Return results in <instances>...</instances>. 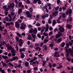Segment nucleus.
Wrapping results in <instances>:
<instances>
[{"label":"nucleus","instance_id":"1a4fd4ad","mask_svg":"<svg viewBox=\"0 0 73 73\" xmlns=\"http://www.w3.org/2000/svg\"><path fill=\"white\" fill-rule=\"evenodd\" d=\"M54 57H60L59 52H55L54 53Z\"/></svg>","mask_w":73,"mask_h":73},{"label":"nucleus","instance_id":"423d86ee","mask_svg":"<svg viewBox=\"0 0 73 73\" xmlns=\"http://www.w3.org/2000/svg\"><path fill=\"white\" fill-rule=\"evenodd\" d=\"M26 27V25L24 24V23H21V25L20 27V28L21 29H25Z\"/></svg>","mask_w":73,"mask_h":73},{"label":"nucleus","instance_id":"5701e85b","mask_svg":"<svg viewBox=\"0 0 73 73\" xmlns=\"http://www.w3.org/2000/svg\"><path fill=\"white\" fill-rule=\"evenodd\" d=\"M56 23H57L56 21L55 20H54L52 22L53 26H54L55 25V24H56Z\"/></svg>","mask_w":73,"mask_h":73},{"label":"nucleus","instance_id":"bf43d9fd","mask_svg":"<svg viewBox=\"0 0 73 73\" xmlns=\"http://www.w3.org/2000/svg\"><path fill=\"white\" fill-rule=\"evenodd\" d=\"M37 69H38L37 67H35L33 68V70H37Z\"/></svg>","mask_w":73,"mask_h":73},{"label":"nucleus","instance_id":"58836bf2","mask_svg":"<svg viewBox=\"0 0 73 73\" xmlns=\"http://www.w3.org/2000/svg\"><path fill=\"white\" fill-rule=\"evenodd\" d=\"M21 54L22 55L21 56V57L22 58H23L25 57V55L23 53H22Z\"/></svg>","mask_w":73,"mask_h":73},{"label":"nucleus","instance_id":"a211bd4d","mask_svg":"<svg viewBox=\"0 0 73 73\" xmlns=\"http://www.w3.org/2000/svg\"><path fill=\"white\" fill-rule=\"evenodd\" d=\"M69 18V19H68L67 20V23H68V22H72V17H70Z\"/></svg>","mask_w":73,"mask_h":73},{"label":"nucleus","instance_id":"aec40b11","mask_svg":"<svg viewBox=\"0 0 73 73\" xmlns=\"http://www.w3.org/2000/svg\"><path fill=\"white\" fill-rule=\"evenodd\" d=\"M2 69L1 67H0V71H1L2 73H5L4 70H2Z\"/></svg>","mask_w":73,"mask_h":73},{"label":"nucleus","instance_id":"a878e982","mask_svg":"<svg viewBox=\"0 0 73 73\" xmlns=\"http://www.w3.org/2000/svg\"><path fill=\"white\" fill-rule=\"evenodd\" d=\"M27 39L29 40H31L32 38H31V35H29L28 36V37H27Z\"/></svg>","mask_w":73,"mask_h":73},{"label":"nucleus","instance_id":"3c124183","mask_svg":"<svg viewBox=\"0 0 73 73\" xmlns=\"http://www.w3.org/2000/svg\"><path fill=\"white\" fill-rule=\"evenodd\" d=\"M48 64L50 68H52V64H51V63H49Z\"/></svg>","mask_w":73,"mask_h":73},{"label":"nucleus","instance_id":"de8ad7c7","mask_svg":"<svg viewBox=\"0 0 73 73\" xmlns=\"http://www.w3.org/2000/svg\"><path fill=\"white\" fill-rule=\"evenodd\" d=\"M4 13H5V15L6 16H7V15H8V13H9L7 11H5Z\"/></svg>","mask_w":73,"mask_h":73},{"label":"nucleus","instance_id":"cd10ccee","mask_svg":"<svg viewBox=\"0 0 73 73\" xmlns=\"http://www.w3.org/2000/svg\"><path fill=\"white\" fill-rule=\"evenodd\" d=\"M33 32L34 33H36L37 32V29L36 28L34 29L33 30Z\"/></svg>","mask_w":73,"mask_h":73},{"label":"nucleus","instance_id":"2eb2a0df","mask_svg":"<svg viewBox=\"0 0 73 73\" xmlns=\"http://www.w3.org/2000/svg\"><path fill=\"white\" fill-rule=\"evenodd\" d=\"M46 27H45V29H46V32H47L48 31V29H49V26L48 25V24H47L46 25Z\"/></svg>","mask_w":73,"mask_h":73},{"label":"nucleus","instance_id":"f257e3e1","mask_svg":"<svg viewBox=\"0 0 73 73\" xmlns=\"http://www.w3.org/2000/svg\"><path fill=\"white\" fill-rule=\"evenodd\" d=\"M26 14L27 15V17L29 18H31L32 17V15L30 13L29 11H27L26 12Z\"/></svg>","mask_w":73,"mask_h":73},{"label":"nucleus","instance_id":"5fc2aeb1","mask_svg":"<svg viewBox=\"0 0 73 73\" xmlns=\"http://www.w3.org/2000/svg\"><path fill=\"white\" fill-rule=\"evenodd\" d=\"M59 9V7L57 6L55 9V10L56 11H57Z\"/></svg>","mask_w":73,"mask_h":73},{"label":"nucleus","instance_id":"f704fd0d","mask_svg":"<svg viewBox=\"0 0 73 73\" xmlns=\"http://www.w3.org/2000/svg\"><path fill=\"white\" fill-rule=\"evenodd\" d=\"M19 8H20L22 5V2H19Z\"/></svg>","mask_w":73,"mask_h":73},{"label":"nucleus","instance_id":"4c0bfd02","mask_svg":"<svg viewBox=\"0 0 73 73\" xmlns=\"http://www.w3.org/2000/svg\"><path fill=\"white\" fill-rule=\"evenodd\" d=\"M33 1V3L34 4H36L37 3L38 0H32ZM34 0V1H33Z\"/></svg>","mask_w":73,"mask_h":73},{"label":"nucleus","instance_id":"c756f323","mask_svg":"<svg viewBox=\"0 0 73 73\" xmlns=\"http://www.w3.org/2000/svg\"><path fill=\"white\" fill-rule=\"evenodd\" d=\"M25 64L26 67H27V66H29V63L27 62H25Z\"/></svg>","mask_w":73,"mask_h":73},{"label":"nucleus","instance_id":"4be33fe9","mask_svg":"<svg viewBox=\"0 0 73 73\" xmlns=\"http://www.w3.org/2000/svg\"><path fill=\"white\" fill-rule=\"evenodd\" d=\"M42 29L41 30V33H43V32L44 31V29H45V27H43L42 28Z\"/></svg>","mask_w":73,"mask_h":73},{"label":"nucleus","instance_id":"4468645a","mask_svg":"<svg viewBox=\"0 0 73 73\" xmlns=\"http://www.w3.org/2000/svg\"><path fill=\"white\" fill-rule=\"evenodd\" d=\"M14 48H12V46H8L7 47L8 50H12V49H13Z\"/></svg>","mask_w":73,"mask_h":73},{"label":"nucleus","instance_id":"6e6d98bb","mask_svg":"<svg viewBox=\"0 0 73 73\" xmlns=\"http://www.w3.org/2000/svg\"><path fill=\"white\" fill-rule=\"evenodd\" d=\"M48 42V39H45L44 40V44H45V42Z\"/></svg>","mask_w":73,"mask_h":73},{"label":"nucleus","instance_id":"ea45409f","mask_svg":"<svg viewBox=\"0 0 73 73\" xmlns=\"http://www.w3.org/2000/svg\"><path fill=\"white\" fill-rule=\"evenodd\" d=\"M62 17L63 18H65L66 17V14L65 13H63L62 15Z\"/></svg>","mask_w":73,"mask_h":73},{"label":"nucleus","instance_id":"338daca9","mask_svg":"<svg viewBox=\"0 0 73 73\" xmlns=\"http://www.w3.org/2000/svg\"><path fill=\"white\" fill-rule=\"evenodd\" d=\"M33 27V26H32L31 25H29V26H28V27L29 28H32V27Z\"/></svg>","mask_w":73,"mask_h":73},{"label":"nucleus","instance_id":"052dcab7","mask_svg":"<svg viewBox=\"0 0 73 73\" xmlns=\"http://www.w3.org/2000/svg\"><path fill=\"white\" fill-rule=\"evenodd\" d=\"M45 17H48V14L46 13V14L45 15Z\"/></svg>","mask_w":73,"mask_h":73},{"label":"nucleus","instance_id":"6ab92c4d","mask_svg":"<svg viewBox=\"0 0 73 73\" xmlns=\"http://www.w3.org/2000/svg\"><path fill=\"white\" fill-rule=\"evenodd\" d=\"M10 6H11V8L12 9H13V8L15 7V3H12V4L10 5Z\"/></svg>","mask_w":73,"mask_h":73},{"label":"nucleus","instance_id":"9b49d317","mask_svg":"<svg viewBox=\"0 0 73 73\" xmlns=\"http://www.w3.org/2000/svg\"><path fill=\"white\" fill-rule=\"evenodd\" d=\"M66 46L65 47L66 51V52H68V48L69 46V43H67L66 44Z\"/></svg>","mask_w":73,"mask_h":73},{"label":"nucleus","instance_id":"2f4dec72","mask_svg":"<svg viewBox=\"0 0 73 73\" xmlns=\"http://www.w3.org/2000/svg\"><path fill=\"white\" fill-rule=\"evenodd\" d=\"M17 36H19V37H20L21 38L22 37V36H21V35L20 33H17Z\"/></svg>","mask_w":73,"mask_h":73},{"label":"nucleus","instance_id":"72a5a7b5","mask_svg":"<svg viewBox=\"0 0 73 73\" xmlns=\"http://www.w3.org/2000/svg\"><path fill=\"white\" fill-rule=\"evenodd\" d=\"M2 24V23L1 22H0V30L2 32H3V29H2V27L1 26V25Z\"/></svg>","mask_w":73,"mask_h":73},{"label":"nucleus","instance_id":"864d4df0","mask_svg":"<svg viewBox=\"0 0 73 73\" xmlns=\"http://www.w3.org/2000/svg\"><path fill=\"white\" fill-rule=\"evenodd\" d=\"M37 36L38 37H39V38H41V36L40 35V34H38L37 35Z\"/></svg>","mask_w":73,"mask_h":73},{"label":"nucleus","instance_id":"c9c22d12","mask_svg":"<svg viewBox=\"0 0 73 73\" xmlns=\"http://www.w3.org/2000/svg\"><path fill=\"white\" fill-rule=\"evenodd\" d=\"M32 32H33V29L31 28L30 30L29 31V33H32Z\"/></svg>","mask_w":73,"mask_h":73},{"label":"nucleus","instance_id":"774afa93","mask_svg":"<svg viewBox=\"0 0 73 73\" xmlns=\"http://www.w3.org/2000/svg\"><path fill=\"white\" fill-rule=\"evenodd\" d=\"M31 70H27V73H31Z\"/></svg>","mask_w":73,"mask_h":73},{"label":"nucleus","instance_id":"473e14b6","mask_svg":"<svg viewBox=\"0 0 73 73\" xmlns=\"http://www.w3.org/2000/svg\"><path fill=\"white\" fill-rule=\"evenodd\" d=\"M13 58L14 60H18V57L17 56H15Z\"/></svg>","mask_w":73,"mask_h":73},{"label":"nucleus","instance_id":"7ed1b4c3","mask_svg":"<svg viewBox=\"0 0 73 73\" xmlns=\"http://www.w3.org/2000/svg\"><path fill=\"white\" fill-rule=\"evenodd\" d=\"M19 44V45L20 46H22V44L23 43H24V40L22 39H20L19 41H18Z\"/></svg>","mask_w":73,"mask_h":73},{"label":"nucleus","instance_id":"bb28decb","mask_svg":"<svg viewBox=\"0 0 73 73\" xmlns=\"http://www.w3.org/2000/svg\"><path fill=\"white\" fill-rule=\"evenodd\" d=\"M29 11H30V12H31V13H33V9L32 7H31L30 8Z\"/></svg>","mask_w":73,"mask_h":73},{"label":"nucleus","instance_id":"8fccbe9b","mask_svg":"<svg viewBox=\"0 0 73 73\" xmlns=\"http://www.w3.org/2000/svg\"><path fill=\"white\" fill-rule=\"evenodd\" d=\"M3 8L5 10L7 8V5H4L3 6Z\"/></svg>","mask_w":73,"mask_h":73},{"label":"nucleus","instance_id":"393cba45","mask_svg":"<svg viewBox=\"0 0 73 73\" xmlns=\"http://www.w3.org/2000/svg\"><path fill=\"white\" fill-rule=\"evenodd\" d=\"M16 66H17V68H23V67H22L21 66V64H19L18 65L16 64Z\"/></svg>","mask_w":73,"mask_h":73},{"label":"nucleus","instance_id":"603ef678","mask_svg":"<svg viewBox=\"0 0 73 73\" xmlns=\"http://www.w3.org/2000/svg\"><path fill=\"white\" fill-rule=\"evenodd\" d=\"M43 35L44 36H48V34L45 33H43Z\"/></svg>","mask_w":73,"mask_h":73},{"label":"nucleus","instance_id":"a18cd8bd","mask_svg":"<svg viewBox=\"0 0 73 73\" xmlns=\"http://www.w3.org/2000/svg\"><path fill=\"white\" fill-rule=\"evenodd\" d=\"M38 4H41V1L40 0H38Z\"/></svg>","mask_w":73,"mask_h":73},{"label":"nucleus","instance_id":"7c9ffc66","mask_svg":"<svg viewBox=\"0 0 73 73\" xmlns=\"http://www.w3.org/2000/svg\"><path fill=\"white\" fill-rule=\"evenodd\" d=\"M65 43L64 42H63L61 44L60 46L62 47H64V46H65Z\"/></svg>","mask_w":73,"mask_h":73},{"label":"nucleus","instance_id":"37998d69","mask_svg":"<svg viewBox=\"0 0 73 73\" xmlns=\"http://www.w3.org/2000/svg\"><path fill=\"white\" fill-rule=\"evenodd\" d=\"M36 26H38V27H40L41 25L39 23H37L36 24Z\"/></svg>","mask_w":73,"mask_h":73},{"label":"nucleus","instance_id":"a19ab883","mask_svg":"<svg viewBox=\"0 0 73 73\" xmlns=\"http://www.w3.org/2000/svg\"><path fill=\"white\" fill-rule=\"evenodd\" d=\"M43 48H44V50H46L47 49V46L46 45H44L43 46Z\"/></svg>","mask_w":73,"mask_h":73},{"label":"nucleus","instance_id":"e2e57ef3","mask_svg":"<svg viewBox=\"0 0 73 73\" xmlns=\"http://www.w3.org/2000/svg\"><path fill=\"white\" fill-rule=\"evenodd\" d=\"M67 52V54H66V57H68V56H69V53H68V52Z\"/></svg>","mask_w":73,"mask_h":73},{"label":"nucleus","instance_id":"09e8293b","mask_svg":"<svg viewBox=\"0 0 73 73\" xmlns=\"http://www.w3.org/2000/svg\"><path fill=\"white\" fill-rule=\"evenodd\" d=\"M16 39V40L17 41H19V37H15Z\"/></svg>","mask_w":73,"mask_h":73},{"label":"nucleus","instance_id":"69168bd1","mask_svg":"<svg viewBox=\"0 0 73 73\" xmlns=\"http://www.w3.org/2000/svg\"><path fill=\"white\" fill-rule=\"evenodd\" d=\"M53 40L55 41V42H56V43H57L58 40H57L56 39V38H55L53 39Z\"/></svg>","mask_w":73,"mask_h":73},{"label":"nucleus","instance_id":"c03bdc74","mask_svg":"<svg viewBox=\"0 0 73 73\" xmlns=\"http://www.w3.org/2000/svg\"><path fill=\"white\" fill-rule=\"evenodd\" d=\"M44 8L46 9V12H47V13H48V12H49V11H48V10L47 9V8H46V5H45Z\"/></svg>","mask_w":73,"mask_h":73},{"label":"nucleus","instance_id":"412c9836","mask_svg":"<svg viewBox=\"0 0 73 73\" xmlns=\"http://www.w3.org/2000/svg\"><path fill=\"white\" fill-rule=\"evenodd\" d=\"M49 46L52 48V47H53V46H54V42H52L49 45Z\"/></svg>","mask_w":73,"mask_h":73},{"label":"nucleus","instance_id":"0e129e2a","mask_svg":"<svg viewBox=\"0 0 73 73\" xmlns=\"http://www.w3.org/2000/svg\"><path fill=\"white\" fill-rule=\"evenodd\" d=\"M37 57H35L33 58V60H34V61H35V60H37Z\"/></svg>","mask_w":73,"mask_h":73},{"label":"nucleus","instance_id":"9d476101","mask_svg":"<svg viewBox=\"0 0 73 73\" xmlns=\"http://www.w3.org/2000/svg\"><path fill=\"white\" fill-rule=\"evenodd\" d=\"M58 11H55L54 13V12H52V16H55V17H56V16L58 14Z\"/></svg>","mask_w":73,"mask_h":73},{"label":"nucleus","instance_id":"c85d7f7f","mask_svg":"<svg viewBox=\"0 0 73 73\" xmlns=\"http://www.w3.org/2000/svg\"><path fill=\"white\" fill-rule=\"evenodd\" d=\"M31 36H32V37H33V38H36V35H35V34L34 33H32L31 34Z\"/></svg>","mask_w":73,"mask_h":73},{"label":"nucleus","instance_id":"39448f33","mask_svg":"<svg viewBox=\"0 0 73 73\" xmlns=\"http://www.w3.org/2000/svg\"><path fill=\"white\" fill-rule=\"evenodd\" d=\"M58 34H57L56 35V38H60L61 36H62V33H61L58 32Z\"/></svg>","mask_w":73,"mask_h":73},{"label":"nucleus","instance_id":"49530a36","mask_svg":"<svg viewBox=\"0 0 73 73\" xmlns=\"http://www.w3.org/2000/svg\"><path fill=\"white\" fill-rule=\"evenodd\" d=\"M2 65L3 66H7V64L4 63H3V64H2Z\"/></svg>","mask_w":73,"mask_h":73},{"label":"nucleus","instance_id":"6e6552de","mask_svg":"<svg viewBox=\"0 0 73 73\" xmlns=\"http://www.w3.org/2000/svg\"><path fill=\"white\" fill-rule=\"evenodd\" d=\"M20 27V24L19 22L18 21H17L15 23V27L17 28H19Z\"/></svg>","mask_w":73,"mask_h":73},{"label":"nucleus","instance_id":"79ce46f5","mask_svg":"<svg viewBox=\"0 0 73 73\" xmlns=\"http://www.w3.org/2000/svg\"><path fill=\"white\" fill-rule=\"evenodd\" d=\"M9 66H14V65H13V64H12L11 62H9Z\"/></svg>","mask_w":73,"mask_h":73},{"label":"nucleus","instance_id":"20e7f679","mask_svg":"<svg viewBox=\"0 0 73 73\" xmlns=\"http://www.w3.org/2000/svg\"><path fill=\"white\" fill-rule=\"evenodd\" d=\"M11 52L12 54V56H13V57H14V56H16V51H15V50L14 49H12V50L11 51Z\"/></svg>","mask_w":73,"mask_h":73},{"label":"nucleus","instance_id":"f3484780","mask_svg":"<svg viewBox=\"0 0 73 73\" xmlns=\"http://www.w3.org/2000/svg\"><path fill=\"white\" fill-rule=\"evenodd\" d=\"M22 11H23V10L21 9H19L18 13L19 15H20V13H22Z\"/></svg>","mask_w":73,"mask_h":73},{"label":"nucleus","instance_id":"13d9d810","mask_svg":"<svg viewBox=\"0 0 73 73\" xmlns=\"http://www.w3.org/2000/svg\"><path fill=\"white\" fill-rule=\"evenodd\" d=\"M42 18L43 20H44V19H45V17L44 15L42 16Z\"/></svg>","mask_w":73,"mask_h":73},{"label":"nucleus","instance_id":"0eeeda50","mask_svg":"<svg viewBox=\"0 0 73 73\" xmlns=\"http://www.w3.org/2000/svg\"><path fill=\"white\" fill-rule=\"evenodd\" d=\"M72 13V10L71 9H70L69 10H67L66 12V15H68V14H71Z\"/></svg>","mask_w":73,"mask_h":73},{"label":"nucleus","instance_id":"680f3d73","mask_svg":"<svg viewBox=\"0 0 73 73\" xmlns=\"http://www.w3.org/2000/svg\"><path fill=\"white\" fill-rule=\"evenodd\" d=\"M11 71H12V70H11V69H10V68H8L7 69V72H11Z\"/></svg>","mask_w":73,"mask_h":73},{"label":"nucleus","instance_id":"e433bc0d","mask_svg":"<svg viewBox=\"0 0 73 73\" xmlns=\"http://www.w3.org/2000/svg\"><path fill=\"white\" fill-rule=\"evenodd\" d=\"M48 24H51L52 23V21H51V19L50 18L48 20Z\"/></svg>","mask_w":73,"mask_h":73},{"label":"nucleus","instance_id":"ddd939ff","mask_svg":"<svg viewBox=\"0 0 73 73\" xmlns=\"http://www.w3.org/2000/svg\"><path fill=\"white\" fill-rule=\"evenodd\" d=\"M62 38H60L58 39V42H57V43L59 44V43L61 42V41H62Z\"/></svg>","mask_w":73,"mask_h":73},{"label":"nucleus","instance_id":"dca6fc26","mask_svg":"<svg viewBox=\"0 0 73 73\" xmlns=\"http://www.w3.org/2000/svg\"><path fill=\"white\" fill-rule=\"evenodd\" d=\"M66 26L68 29H70V28H72V25L70 24H67Z\"/></svg>","mask_w":73,"mask_h":73},{"label":"nucleus","instance_id":"b1692460","mask_svg":"<svg viewBox=\"0 0 73 73\" xmlns=\"http://www.w3.org/2000/svg\"><path fill=\"white\" fill-rule=\"evenodd\" d=\"M2 57L3 59L5 60H6V59H7V58H8V57L7 56H4L3 55L2 56Z\"/></svg>","mask_w":73,"mask_h":73},{"label":"nucleus","instance_id":"4d7b16f0","mask_svg":"<svg viewBox=\"0 0 73 73\" xmlns=\"http://www.w3.org/2000/svg\"><path fill=\"white\" fill-rule=\"evenodd\" d=\"M66 59L68 60V62H70L71 60L70 58H68V57H67Z\"/></svg>","mask_w":73,"mask_h":73},{"label":"nucleus","instance_id":"f8f14e48","mask_svg":"<svg viewBox=\"0 0 73 73\" xmlns=\"http://www.w3.org/2000/svg\"><path fill=\"white\" fill-rule=\"evenodd\" d=\"M61 17H62V16L61 15L60 16V17L58 18L57 20V22L59 24H60V23H61V22H60V19H61Z\"/></svg>","mask_w":73,"mask_h":73},{"label":"nucleus","instance_id":"f03ea898","mask_svg":"<svg viewBox=\"0 0 73 73\" xmlns=\"http://www.w3.org/2000/svg\"><path fill=\"white\" fill-rule=\"evenodd\" d=\"M59 28H58V29L61 32H64V31H65L64 28L60 25H59Z\"/></svg>","mask_w":73,"mask_h":73}]
</instances>
